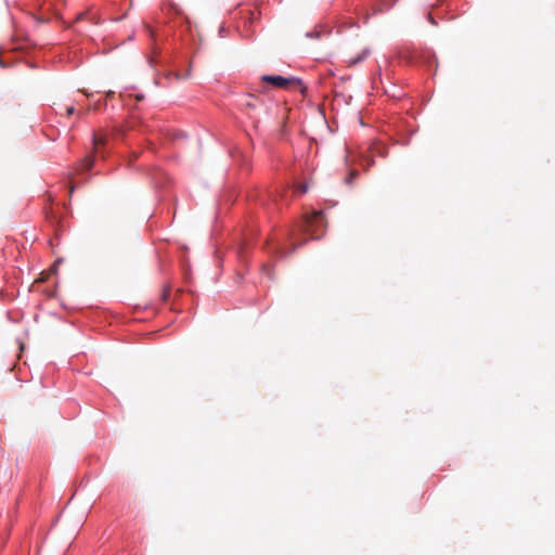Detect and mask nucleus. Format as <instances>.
<instances>
[{
  "label": "nucleus",
  "mask_w": 555,
  "mask_h": 555,
  "mask_svg": "<svg viewBox=\"0 0 555 555\" xmlns=\"http://www.w3.org/2000/svg\"><path fill=\"white\" fill-rule=\"evenodd\" d=\"M34 285H35V281H33V282L30 283V285L28 286V291H29V292L33 289Z\"/></svg>",
  "instance_id": "24"
},
{
  "label": "nucleus",
  "mask_w": 555,
  "mask_h": 555,
  "mask_svg": "<svg viewBox=\"0 0 555 555\" xmlns=\"http://www.w3.org/2000/svg\"><path fill=\"white\" fill-rule=\"evenodd\" d=\"M224 31H225L224 27H223V26H221V27H220V29H219V34H220V36H223Z\"/></svg>",
  "instance_id": "23"
},
{
  "label": "nucleus",
  "mask_w": 555,
  "mask_h": 555,
  "mask_svg": "<svg viewBox=\"0 0 555 555\" xmlns=\"http://www.w3.org/2000/svg\"><path fill=\"white\" fill-rule=\"evenodd\" d=\"M25 63L29 68H33L35 66L34 62L30 59H26Z\"/></svg>",
  "instance_id": "20"
},
{
  "label": "nucleus",
  "mask_w": 555,
  "mask_h": 555,
  "mask_svg": "<svg viewBox=\"0 0 555 555\" xmlns=\"http://www.w3.org/2000/svg\"><path fill=\"white\" fill-rule=\"evenodd\" d=\"M287 193H288V191H287V190H284V189H283L281 192H279V191L276 190V193H275V194H271V196H272V201L276 204V202H278V197H280L281 199H283V198H284V196H285V194H287Z\"/></svg>",
  "instance_id": "13"
},
{
  "label": "nucleus",
  "mask_w": 555,
  "mask_h": 555,
  "mask_svg": "<svg viewBox=\"0 0 555 555\" xmlns=\"http://www.w3.org/2000/svg\"><path fill=\"white\" fill-rule=\"evenodd\" d=\"M309 190V181L294 183V193L302 195Z\"/></svg>",
  "instance_id": "10"
},
{
  "label": "nucleus",
  "mask_w": 555,
  "mask_h": 555,
  "mask_svg": "<svg viewBox=\"0 0 555 555\" xmlns=\"http://www.w3.org/2000/svg\"><path fill=\"white\" fill-rule=\"evenodd\" d=\"M9 66H10L9 63L7 62V60L3 56V49L0 47V67L5 68Z\"/></svg>",
  "instance_id": "14"
},
{
  "label": "nucleus",
  "mask_w": 555,
  "mask_h": 555,
  "mask_svg": "<svg viewBox=\"0 0 555 555\" xmlns=\"http://www.w3.org/2000/svg\"><path fill=\"white\" fill-rule=\"evenodd\" d=\"M369 152H370V155L365 158L366 159V168L374 165L373 156L386 157L388 154L387 147L379 142L372 143L369 149Z\"/></svg>",
  "instance_id": "5"
},
{
  "label": "nucleus",
  "mask_w": 555,
  "mask_h": 555,
  "mask_svg": "<svg viewBox=\"0 0 555 555\" xmlns=\"http://www.w3.org/2000/svg\"><path fill=\"white\" fill-rule=\"evenodd\" d=\"M42 212L44 215L46 220L53 227L55 230L60 224L59 218L54 215L51 209H48L46 206L42 208Z\"/></svg>",
  "instance_id": "7"
},
{
  "label": "nucleus",
  "mask_w": 555,
  "mask_h": 555,
  "mask_svg": "<svg viewBox=\"0 0 555 555\" xmlns=\"http://www.w3.org/2000/svg\"><path fill=\"white\" fill-rule=\"evenodd\" d=\"M371 54V49L370 48H364L361 53H359L357 56L354 57H351L348 63L349 65H357V64H360L361 62H363L365 59L369 57V55Z\"/></svg>",
  "instance_id": "8"
},
{
  "label": "nucleus",
  "mask_w": 555,
  "mask_h": 555,
  "mask_svg": "<svg viewBox=\"0 0 555 555\" xmlns=\"http://www.w3.org/2000/svg\"><path fill=\"white\" fill-rule=\"evenodd\" d=\"M170 9L176 13V14H180V9L177 8L176 5H170Z\"/></svg>",
  "instance_id": "22"
},
{
  "label": "nucleus",
  "mask_w": 555,
  "mask_h": 555,
  "mask_svg": "<svg viewBox=\"0 0 555 555\" xmlns=\"http://www.w3.org/2000/svg\"><path fill=\"white\" fill-rule=\"evenodd\" d=\"M34 47L35 41L30 38V36L25 34L22 28L15 26L12 50L14 52H25L26 54H29Z\"/></svg>",
  "instance_id": "4"
},
{
  "label": "nucleus",
  "mask_w": 555,
  "mask_h": 555,
  "mask_svg": "<svg viewBox=\"0 0 555 555\" xmlns=\"http://www.w3.org/2000/svg\"><path fill=\"white\" fill-rule=\"evenodd\" d=\"M94 164L93 155H86L78 164L79 171H89L92 169Z\"/></svg>",
  "instance_id": "6"
},
{
  "label": "nucleus",
  "mask_w": 555,
  "mask_h": 555,
  "mask_svg": "<svg viewBox=\"0 0 555 555\" xmlns=\"http://www.w3.org/2000/svg\"><path fill=\"white\" fill-rule=\"evenodd\" d=\"M359 176L357 170H351L349 175L345 178V183L348 185H352L353 180Z\"/></svg>",
  "instance_id": "12"
},
{
  "label": "nucleus",
  "mask_w": 555,
  "mask_h": 555,
  "mask_svg": "<svg viewBox=\"0 0 555 555\" xmlns=\"http://www.w3.org/2000/svg\"><path fill=\"white\" fill-rule=\"evenodd\" d=\"M59 262H60V260L55 261V262L53 263V266H52V269H55V268H56V266L59 264Z\"/></svg>",
  "instance_id": "25"
},
{
  "label": "nucleus",
  "mask_w": 555,
  "mask_h": 555,
  "mask_svg": "<svg viewBox=\"0 0 555 555\" xmlns=\"http://www.w3.org/2000/svg\"><path fill=\"white\" fill-rule=\"evenodd\" d=\"M105 143V139L104 137L100 135L99 133H93L92 134V144H93V147L96 150L100 145L104 144Z\"/></svg>",
  "instance_id": "11"
},
{
  "label": "nucleus",
  "mask_w": 555,
  "mask_h": 555,
  "mask_svg": "<svg viewBox=\"0 0 555 555\" xmlns=\"http://www.w3.org/2000/svg\"><path fill=\"white\" fill-rule=\"evenodd\" d=\"M39 275H40V278H37V279H36V282H37V283H38V282H42V281H44V280H46V273H44V271L40 272V274H39Z\"/></svg>",
  "instance_id": "19"
},
{
  "label": "nucleus",
  "mask_w": 555,
  "mask_h": 555,
  "mask_svg": "<svg viewBox=\"0 0 555 555\" xmlns=\"http://www.w3.org/2000/svg\"><path fill=\"white\" fill-rule=\"evenodd\" d=\"M261 81L270 83L276 89L289 90L292 88L295 89H306L304 82L300 78L297 77H283L280 75H263L261 76Z\"/></svg>",
  "instance_id": "3"
},
{
  "label": "nucleus",
  "mask_w": 555,
  "mask_h": 555,
  "mask_svg": "<svg viewBox=\"0 0 555 555\" xmlns=\"http://www.w3.org/2000/svg\"><path fill=\"white\" fill-rule=\"evenodd\" d=\"M301 227L305 232L311 235V238H320L326 227L325 215L323 210H315L308 215L302 221Z\"/></svg>",
  "instance_id": "1"
},
{
  "label": "nucleus",
  "mask_w": 555,
  "mask_h": 555,
  "mask_svg": "<svg viewBox=\"0 0 555 555\" xmlns=\"http://www.w3.org/2000/svg\"><path fill=\"white\" fill-rule=\"evenodd\" d=\"M170 295V286H165L162 293V299L166 301Z\"/></svg>",
  "instance_id": "15"
},
{
  "label": "nucleus",
  "mask_w": 555,
  "mask_h": 555,
  "mask_svg": "<svg viewBox=\"0 0 555 555\" xmlns=\"http://www.w3.org/2000/svg\"><path fill=\"white\" fill-rule=\"evenodd\" d=\"M427 21H428L431 25H434V26H437V25H438V23L436 22V20L434 18V16H433L430 13H428V14H427Z\"/></svg>",
  "instance_id": "16"
},
{
  "label": "nucleus",
  "mask_w": 555,
  "mask_h": 555,
  "mask_svg": "<svg viewBox=\"0 0 555 555\" xmlns=\"http://www.w3.org/2000/svg\"><path fill=\"white\" fill-rule=\"evenodd\" d=\"M262 271L267 272L268 276L271 278V272L268 264H262Z\"/></svg>",
  "instance_id": "18"
},
{
  "label": "nucleus",
  "mask_w": 555,
  "mask_h": 555,
  "mask_svg": "<svg viewBox=\"0 0 555 555\" xmlns=\"http://www.w3.org/2000/svg\"><path fill=\"white\" fill-rule=\"evenodd\" d=\"M293 233L286 231L282 236H276L272 240V242H268L267 246L271 254L279 258H285L288 255L293 254L300 244H293L292 247H288L287 243L292 240Z\"/></svg>",
  "instance_id": "2"
},
{
  "label": "nucleus",
  "mask_w": 555,
  "mask_h": 555,
  "mask_svg": "<svg viewBox=\"0 0 555 555\" xmlns=\"http://www.w3.org/2000/svg\"><path fill=\"white\" fill-rule=\"evenodd\" d=\"M169 75H170V76H173L177 80H179V79H181V78H182V77H181V75H180L179 73H173V72H171Z\"/></svg>",
  "instance_id": "21"
},
{
  "label": "nucleus",
  "mask_w": 555,
  "mask_h": 555,
  "mask_svg": "<svg viewBox=\"0 0 555 555\" xmlns=\"http://www.w3.org/2000/svg\"><path fill=\"white\" fill-rule=\"evenodd\" d=\"M326 33L327 31L323 26H315L313 30L306 33V37L310 39H320Z\"/></svg>",
  "instance_id": "9"
},
{
  "label": "nucleus",
  "mask_w": 555,
  "mask_h": 555,
  "mask_svg": "<svg viewBox=\"0 0 555 555\" xmlns=\"http://www.w3.org/2000/svg\"><path fill=\"white\" fill-rule=\"evenodd\" d=\"M75 113V107L73 105L66 107V114L72 115Z\"/></svg>",
  "instance_id": "17"
}]
</instances>
